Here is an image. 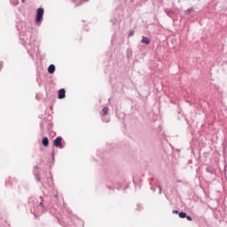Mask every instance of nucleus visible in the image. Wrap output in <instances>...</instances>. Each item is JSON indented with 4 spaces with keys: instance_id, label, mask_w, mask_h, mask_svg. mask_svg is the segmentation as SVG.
I'll return each instance as SVG.
<instances>
[{
    "instance_id": "1",
    "label": "nucleus",
    "mask_w": 227,
    "mask_h": 227,
    "mask_svg": "<svg viewBox=\"0 0 227 227\" xmlns=\"http://www.w3.org/2000/svg\"><path fill=\"white\" fill-rule=\"evenodd\" d=\"M44 15V9L40 7L36 10V17H35V23L39 24L43 21Z\"/></svg>"
},
{
    "instance_id": "2",
    "label": "nucleus",
    "mask_w": 227,
    "mask_h": 227,
    "mask_svg": "<svg viewBox=\"0 0 227 227\" xmlns=\"http://www.w3.org/2000/svg\"><path fill=\"white\" fill-rule=\"evenodd\" d=\"M62 140H63L62 137H61V136H58V137L54 139V141H53L54 146L57 147V148L63 149L64 146H63V145H62Z\"/></svg>"
},
{
    "instance_id": "3",
    "label": "nucleus",
    "mask_w": 227,
    "mask_h": 227,
    "mask_svg": "<svg viewBox=\"0 0 227 227\" xmlns=\"http://www.w3.org/2000/svg\"><path fill=\"white\" fill-rule=\"evenodd\" d=\"M108 107L107 106H105L102 111H101V115H102V120L104 122L106 123H108L110 121V119L109 118H106V116L108 114Z\"/></svg>"
},
{
    "instance_id": "4",
    "label": "nucleus",
    "mask_w": 227,
    "mask_h": 227,
    "mask_svg": "<svg viewBox=\"0 0 227 227\" xmlns=\"http://www.w3.org/2000/svg\"><path fill=\"white\" fill-rule=\"evenodd\" d=\"M58 98L59 99H64L66 98V90L64 88L59 90Z\"/></svg>"
},
{
    "instance_id": "5",
    "label": "nucleus",
    "mask_w": 227,
    "mask_h": 227,
    "mask_svg": "<svg viewBox=\"0 0 227 227\" xmlns=\"http://www.w3.org/2000/svg\"><path fill=\"white\" fill-rule=\"evenodd\" d=\"M55 70H56L55 65L51 64L50 67H49V68H48V73H49L50 74H53L55 73Z\"/></svg>"
},
{
    "instance_id": "6",
    "label": "nucleus",
    "mask_w": 227,
    "mask_h": 227,
    "mask_svg": "<svg viewBox=\"0 0 227 227\" xmlns=\"http://www.w3.org/2000/svg\"><path fill=\"white\" fill-rule=\"evenodd\" d=\"M142 43L145 44V45H150L151 43V41L148 37L146 36H142V41H141Z\"/></svg>"
},
{
    "instance_id": "7",
    "label": "nucleus",
    "mask_w": 227,
    "mask_h": 227,
    "mask_svg": "<svg viewBox=\"0 0 227 227\" xmlns=\"http://www.w3.org/2000/svg\"><path fill=\"white\" fill-rule=\"evenodd\" d=\"M42 145L44 147H48L49 146V138L47 137H43V140H42Z\"/></svg>"
},
{
    "instance_id": "8",
    "label": "nucleus",
    "mask_w": 227,
    "mask_h": 227,
    "mask_svg": "<svg viewBox=\"0 0 227 227\" xmlns=\"http://www.w3.org/2000/svg\"><path fill=\"white\" fill-rule=\"evenodd\" d=\"M163 12H165V14H167L168 18H172V15L174 14V12L169 9H165L163 10Z\"/></svg>"
},
{
    "instance_id": "9",
    "label": "nucleus",
    "mask_w": 227,
    "mask_h": 227,
    "mask_svg": "<svg viewBox=\"0 0 227 227\" xmlns=\"http://www.w3.org/2000/svg\"><path fill=\"white\" fill-rule=\"evenodd\" d=\"M73 2L76 4V6H80L82 4L89 2V0H73Z\"/></svg>"
},
{
    "instance_id": "10",
    "label": "nucleus",
    "mask_w": 227,
    "mask_h": 227,
    "mask_svg": "<svg viewBox=\"0 0 227 227\" xmlns=\"http://www.w3.org/2000/svg\"><path fill=\"white\" fill-rule=\"evenodd\" d=\"M206 172H207V173H209V174H211V175H214V174L215 173V168H212V167H207V168H206Z\"/></svg>"
},
{
    "instance_id": "11",
    "label": "nucleus",
    "mask_w": 227,
    "mask_h": 227,
    "mask_svg": "<svg viewBox=\"0 0 227 227\" xmlns=\"http://www.w3.org/2000/svg\"><path fill=\"white\" fill-rule=\"evenodd\" d=\"M185 217H187V213L186 212H184V211L179 212V218L184 219Z\"/></svg>"
},
{
    "instance_id": "12",
    "label": "nucleus",
    "mask_w": 227,
    "mask_h": 227,
    "mask_svg": "<svg viewBox=\"0 0 227 227\" xmlns=\"http://www.w3.org/2000/svg\"><path fill=\"white\" fill-rule=\"evenodd\" d=\"M35 39L31 37L30 42L28 43V46L33 47L35 46Z\"/></svg>"
},
{
    "instance_id": "13",
    "label": "nucleus",
    "mask_w": 227,
    "mask_h": 227,
    "mask_svg": "<svg viewBox=\"0 0 227 227\" xmlns=\"http://www.w3.org/2000/svg\"><path fill=\"white\" fill-rule=\"evenodd\" d=\"M194 9L192 7V8H189L188 10L184 11V14L186 15H190L192 12H193Z\"/></svg>"
},
{
    "instance_id": "14",
    "label": "nucleus",
    "mask_w": 227,
    "mask_h": 227,
    "mask_svg": "<svg viewBox=\"0 0 227 227\" xmlns=\"http://www.w3.org/2000/svg\"><path fill=\"white\" fill-rule=\"evenodd\" d=\"M110 22L113 24V25H115V23L117 22V20L115 18L110 20Z\"/></svg>"
},
{
    "instance_id": "15",
    "label": "nucleus",
    "mask_w": 227,
    "mask_h": 227,
    "mask_svg": "<svg viewBox=\"0 0 227 227\" xmlns=\"http://www.w3.org/2000/svg\"><path fill=\"white\" fill-rule=\"evenodd\" d=\"M43 201V200H42V201H41L40 204H39V207H43V210H45V207H44Z\"/></svg>"
},
{
    "instance_id": "16",
    "label": "nucleus",
    "mask_w": 227,
    "mask_h": 227,
    "mask_svg": "<svg viewBox=\"0 0 227 227\" xmlns=\"http://www.w3.org/2000/svg\"><path fill=\"white\" fill-rule=\"evenodd\" d=\"M137 208L138 211H141L143 209V206L141 204L137 205Z\"/></svg>"
},
{
    "instance_id": "17",
    "label": "nucleus",
    "mask_w": 227,
    "mask_h": 227,
    "mask_svg": "<svg viewBox=\"0 0 227 227\" xmlns=\"http://www.w3.org/2000/svg\"><path fill=\"white\" fill-rule=\"evenodd\" d=\"M185 218H186V220H188L190 222L192 221V217L191 215H186Z\"/></svg>"
},
{
    "instance_id": "18",
    "label": "nucleus",
    "mask_w": 227,
    "mask_h": 227,
    "mask_svg": "<svg viewBox=\"0 0 227 227\" xmlns=\"http://www.w3.org/2000/svg\"><path fill=\"white\" fill-rule=\"evenodd\" d=\"M172 214L178 215L180 213H179V211L177 209H174V210H172Z\"/></svg>"
},
{
    "instance_id": "19",
    "label": "nucleus",
    "mask_w": 227,
    "mask_h": 227,
    "mask_svg": "<svg viewBox=\"0 0 227 227\" xmlns=\"http://www.w3.org/2000/svg\"><path fill=\"white\" fill-rule=\"evenodd\" d=\"M133 35H134V31L132 30V31L129 32V36L130 37V36H133Z\"/></svg>"
},
{
    "instance_id": "20",
    "label": "nucleus",
    "mask_w": 227,
    "mask_h": 227,
    "mask_svg": "<svg viewBox=\"0 0 227 227\" xmlns=\"http://www.w3.org/2000/svg\"><path fill=\"white\" fill-rule=\"evenodd\" d=\"M4 62H0V71L3 69Z\"/></svg>"
},
{
    "instance_id": "21",
    "label": "nucleus",
    "mask_w": 227,
    "mask_h": 227,
    "mask_svg": "<svg viewBox=\"0 0 227 227\" xmlns=\"http://www.w3.org/2000/svg\"><path fill=\"white\" fill-rule=\"evenodd\" d=\"M158 189H160V194H161V192H162V188H161V186H160V185H158Z\"/></svg>"
},
{
    "instance_id": "22",
    "label": "nucleus",
    "mask_w": 227,
    "mask_h": 227,
    "mask_svg": "<svg viewBox=\"0 0 227 227\" xmlns=\"http://www.w3.org/2000/svg\"><path fill=\"white\" fill-rule=\"evenodd\" d=\"M35 179H36L38 182H41V179H40L39 176H35Z\"/></svg>"
},
{
    "instance_id": "23",
    "label": "nucleus",
    "mask_w": 227,
    "mask_h": 227,
    "mask_svg": "<svg viewBox=\"0 0 227 227\" xmlns=\"http://www.w3.org/2000/svg\"><path fill=\"white\" fill-rule=\"evenodd\" d=\"M17 4H18V0L13 3V5H17Z\"/></svg>"
},
{
    "instance_id": "24",
    "label": "nucleus",
    "mask_w": 227,
    "mask_h": 227,
    "mask_svg": "<svg viewBox=\"0 0 227 227\" xmlns=\"http://www.w3.org/2000/svg\"><path fill=\"white\" fill-rule=\"evenodd\" d=\"M58 197H59L58 193H56V194L54 195V198H55V199H58Z\"/></svg>"
},
{
    "instance_id": "25",
    "label": "nucleus",
    "mask_w": 227,
    "mask_h": 227,
    "mask_svg": "<svg viewBox=\"0 0 227 227\" xmlns=\"http://www.w3.org/2000/svg\"><path fill=\"white\" fill-rule=\"evenodd\" d=\"M43 188H46V185L43 182Z\"/></svg>"
},
{
    "instance_id": "26",
    "label": "nucleus",
    "mask_w": 227,
    "mask_h": 227,
    "mask_svg": "<svg viewBox=\"0 0 227 227\" xmlns=\"http://www.w3.org/2000/svg\"><path fill=\"white\" fill-rule=\"evenodd\" d=\"M36 99H39V97H38V95H36Z\"/></svg>"
},
{
    "instance_id": "27",
    "label": "nucleus",
    "mask_w": 227,
    "mask_h": 227,
    "mask_svg": "<svg viewBox=\"0 0 227 227\" xmlns=\"http://www.w3.org/2000/svg\"><path fill=\"white\" fill-rule=\"evenodd\" d=\"M21 2L24 4V3H25V0H21Z\"/></svg>"
},
{
    "instance_id": "28",
    "label": "nucleus",
    "mask_w": 227,
    "mask_h": 227,
    "mask_svg": "<svg viewBox=\"0 0 227 227\" xmlns=\"http://www.w3.org/2000/svg\"><path fill=\"white\" fill-rule=\"evenodd\" d=\"M51 203H52V202H55V200H51Z\"/></svg>"
},
{
    "instance_id": "29",
    "label": "nucleus",
    "mask_w": 227,
    "mask_h": 227,
    "mask_svg": "<svg viewBox=\"0 0 227 227\" xmlns=\"http://www.w3.org/2000/svg\"><path fill=\"white\" fill-rule=\"evenodd\" d=\"M52 158L54 159V154H52Z\"/></svg>"
}]
</instances>
